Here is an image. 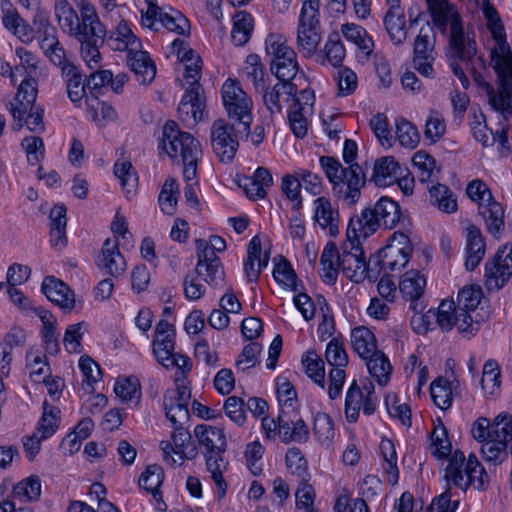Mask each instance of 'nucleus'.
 <instances>
[{
	"label": "nucleus",
	"mask_w": 512,
	"mask_h": 512,
	"mask_svg": "<svg viewBox=\"0 0 512 512\" xmlns=\"http://www.w3.org/2000/svg\"><path fill=\"white\" fill-rule=\"evenodd\" d=\"M481 11L485 26L494 41L490 51V65L499 80L497 91L487 87L489 104L504 121H509L512 117V52L506 40L503 21L495 7L485 0Z\"/></svg>",
	"instance_id": "f257e3e1"
},
{
	"label": "nucleus",
	"mask_w": 512,
	"mask_h": 512,
	"mask_svg": "<svg viewBox=\"0 0 512 512\" xmlns=\"http://www.w3.org/2000/svg\"><path fill=\"white\" fill-rule=\"evenodd\" d=\"M429 450L435 458L448 460L444 479L449 488L455 486L466 490L475 482L483 485L487 480V474L475 455L471 454L466 459L461 450L452 451L447 429L442 422L434 426L430 435Z\"/></svg>",
	"instance_id": "f03ea898"
},
{
	"label": "nucleus",
	"mask_w": 512,
	"mask_h": 512,
	"mask_svg": "<svg viewBox=\"0 0 512 512\" xmlns=\"http://www.w3.org/2000/svg\"><path fill=\"white\" fill-rule=\"evenodd\" d=\"M357 155V144L346 140L343 147V159L348 168H344L339 160L330 156L320 157V166L332 186L333 195L345 205L354 206L361 197V189L365 185L362 168L351 164Z\"/></svg>",
	"instance_id": "7ed1b4c3"
},
{
	"label": "nucleus",
	"mask_w": 512,
	"mask_h": 512,
	"mask_svg": "<svg viewBox=\"0 0 512 512\" xmlns=\"http://www.w3.org/2000/svg\"><path fill=\"white\" fill-rule=\"evenodd\" d=\"M470 434L481 444V453L486 462L501 464L508 456L507 445L512 439V416L502 412L493 422L486 417H479L472 423Z\"/></svg>",
	"instance_id": "20e7f679"
},
{
	"label": "nucleus",
	"mask_w": 512,
	"mask_h": 512,
	"mask_svg": "<svg viewBox=\"0 0 512 512\" xmlns=\"http://www.w3.org/2000/svg\"><path fill=\"white\" fill-rule=\"evenodd\" d=\"M433 25L443 34H449V44L454 53L462 58H470L476 51L474 42L464 32L461 17L449 0H426Z\"/></svg>",
	"instance_id": "39448f33"
},
{
	"label": "nucleus",
	"mask_w": 512,
	"mask_h": 512,
	"mask_svg": "<svg viewBox=\"0 0 512 512\" xmlns=\"http://www.w3.org/2000/svg\"><path fill=\"white\" fill-rule=\"evenodd\" d=\"M159 150L171 159L180 158L183 162L185 181L195 179L198 162L202 156L200 142L190 133L181 131L174 121H168L162 131Z\"/></svg>",
	"instance_id": "423d86ee"
},
{
	"label": "nucleus",
	"mask_w": 512,
	"mask_h": 512,
	"mask_svg": "<svg viewBox=\"0 0 512 512\" xmlns=\"http://www.w3.org/2000/svg\"><path fill=\"white\" fill-rule=\"evenodd\" d=\"M15 55L19 62L15 65V74L24 77L18 86L17 93L8 105L11 115L21 118L31 107V103L36 101L38 84L36 74L39 64V58L24 47H16Z\"/></svg>",
	"instance_id": "0eeeda50"
},
{
	"label": "nucleus",
	"mask_w": 512,
	"mask_h": 512,
	"mask_svg": "<svg viewBox=\"0 0 512 512\" xmlns=\"http://www.w3.org/2000/svg\"><path fill=\"white\" fill-rule=\"evenodd\" d=\"M320 18V1L302 0L295 31L296 49L302 58L315 57L320 48L324 36Z\"/></svg>",
	"instance_id": "6e6552de"
},
{
	"label": "nucleus",
	"mask_w": 512,
	"mask_h": 512,
	"mask_svg": "<svg viewBox=\"0 0 512 512\" xmlns=\"http://www.w3.org/2000/svg\"><path fill=\"white\" fill-rule=\"evenodd\" d=\"M265 52L270 59L271 71L279 80H292L296 76L297 54L283 34H268L265 39Z\"/></svg>",
	"instance_id": "1a4fd4ad"
},
{
	"label": "nucleus",
	"mask_w": 512,
	"mask_h": 512,
	"mask_svg": "<svg viewBox=\"0 0 512 512\" xmlns=\"http://www.w3.org/2000/svg\"><path fill=\"white\" fill-rule=\"evenodd\" d=\"M80 16L68 0H55L54 14L63 33L70 37H82L85 31V18L90 15L96 22H101L95 6L90 0H74Z\"/></svg>",
	"instance_id": "9d476101"
},
{
	"label": "nucleus",
	"mask_w": 512,
	"mask_h": 512,
	"mask_svg": "<svg viewBox=\"0 0 512 512\" xmlns=\"http://www.w3.org/2000/svg\"><path fill=\"white\" fill-rule=\"evenodd\" d=\"M221 92L228 116L238 121L244 131H248L252 123L253 102L251 98L239 82L230 78L224 82Z\"/></svg>",
	"instance_id": "9b49d317"
},
{
	"label": "nucleus",
	"mask_w": 512,
	"mask_h": 512,
	"mask_svg": "<svg viewBox=\"0 0 512 512\" xmlns=\"http://www.w3.org/2000/svg\"><path fill=\"white\" fill-rule=\"evenodd\" d=\"M413 251L409 236L401 231H395L378 252L381 269L385 273L401 271L409 263Z\"/></svg>",
	"instance_id": "f8f14e48"
},
{
	"label": "nucleus",
	"mask_w": 512,
	"mask_h": 512,
	"mask_svg": "<svg viewBox=\"0 0 512 512\" xmlns=\"http://www.w3.org/2000/svg\"><path fill=\"white\" fill-rule=\"evenodd\" d=\"M377 407V396L375 395L374 385L368 379H365L360 386L353 381L347 390L345 397V418L349 423L357 422L360 410L364 414L371 415Z\"/></svg>",
	"instance_id": "ddd939ff"
},
{
	"label": "nucleus",
	"mask_w": 512,
	"mask_h": 512,
	"mask_svg": "<svg viewBox=\"0 0 512 512\" xmlns=\"http://www.w3.org/2000/svg\"><path fill=\"white\" fill-rule=\"evenodd\" d=\"M325 359L332 367L329 373L328 395L336 399L341 395L346 380L345 367L348 364V354L344 342L340 338H333L326 346Z\"/></svg>",
	"instance_id": "4468645a"
},
{
	"label": "nucleus",
	"mask_w": 512,
	"mask_h": 512,
	"mask_svg": "<svg viewBox=\"0 0 512 512\" xmlns=\"http://www.w3.org/2000/svg\"><path fill=\"white\" fill-rule=\"evenodd\" d=\"M160 448L164 460L172 466H181L186 459H194L198 454L191 434L179 424L175 425L171 440L161 441Z\"/></svg>",
	"instance_id": "2eb2a0df"
},
{
	"label": "nucleus",
	"mask_w": 512,
	"mask_h": 512,
	"mask_svg": "<svg viewBox=\"0 0 512 512\" xmlns=\"http://www.w3.org/2000/svg\"><path fill=\"white\" fill-rule=\"evenodd\" d=\"M210 141L216 157L221 162L229 163L233 160L239 146L234 125L225 119L215 120L211 126Z\"/></svg>",
	"instance_id": "dca6fc26"
},
{
	"label": "nucleus",
	"mask_w": 512,
	"mask_h": 512,
	"mask_svg": "<svg viewBox=\"0 0 512 512\" xmlns=\"http://www.w3.org/2000/svg\"><path fill=\"white\" fill-rule=\"evenodd\" d=\"M85 18V32L82 37L76 40L81 44V56L90 69L101 67V54L99 47L104 42L106 35L105 26L102 22H96L90 15Z\"/></svg>",
	"instance_id": "f3484780"
},
{
	"label": "nucleus",
	"mask_w": 512,
	"mask_h": 512,
	"mask_svg": "<svg viewBox=\"0 0 512 512\" xmlns=\"http://www.w3.org/2000/svg\"><path fill=\"white\" fill-rule=\"evenodd\" d=\"M314 115V95L304 90L294 99L288 110V122L297 138H304L311 126Z\"/></svg>",
	"instance_id": "a211bd4d"
},
{
	"label": "nucleus",
	"mask_w": 512,
	"mask_h": 512,
	"mask_svg": "<svg viewBox=\"0 0 512 512\" xmlns=\"http://www.w3.org/2000/svg\"><path fill=\"white\" fill-rule=\"evenodd\" d=\"M175 388L169 389L164 396V409L167 418L173 425H182L189 418L188 402L191 397L186 382L177 377Z\"/></svg>",
	"instance_id": "6ab92c4d"
},
{
	"label": "nucleus",
	"mask_w": 512,
	"mask_h": 512,
	"mask_svg": "<svg viewBox=\"0 0 512 512\" xmlns=\"http://www.w3.org/2000/svg\"><path fill=\"white\" fill-rule=\"evenodd\" d=\"M512 276V244L499 248L494 258L486 264V285L500 289Z\"/></svg>",
	"instance_id": "aec40b11"
},
{
	"label": "nucleus",
	"mask_w": 512,
	"mask_h": 512,
	"mask_svg": "<svg viewBox=\"0 0 512 512\" xmlns=\"http://www.w3.org/2000/svg\"><path fill=\"white\" fill-rule=\"evenodd\" d=\"M312 221L315 226L332 237L339 234V210L329 197L318 196L312 201Z\"/></svg>",
	"instance_id": "412c9836"
},
{
	"label": "nucleus",
	"mask_w": 512,
	"mask_h": 512,
	"mask_svg": "<svg viewBox=\"0 0 512 512\" xmlns=\"http://www.w3.org/2000/svg\"><path fill=\"white\" fill-rule=\"evenodd\" d=\"M41 495V482L37 476H29L13 488L12 499H4L0 502V512H31L27 507H18L16 500L20 503L37 500Z\"/></svg>",
	"instance_id": "4be33fe9"
},
{
	"label": "nucleus",
	"mask_w": 512,
	"mask_h": 512,
	"mask_svg": "<svg viewBox=\"0 0 512 512\" xmlns=\"http://www.w3.org/2000/svg\"><path fill=\"white\" fill-rule=\"evenodd\" d=\"M340 265L343 275L354 283H363L368 277L369 264L360 245L359 248H351L345 242Z\"/></svg>",
	"instance_id": "5701e85b"
},
{
	"label": "nucleus",
	"mask_w": 512,
	"mask_h": 512,
	"mask_svg": "<svg viewBox=\"0 0 512 512\" xmlns=\"http://www.w3.org/2000/svg\"><path fill=\"white\" fill-rule=\"evenodd\" d=\"M380 228L371 209L364 208L359 215L350 218L346 237L351 248L362 246V240L367 239L377 232Z\"/></svg>",
	"instance_id": "b1692460"
},
{
	"label": "nucleus",
	"mask_w": 512,
	"mask_h": 512,
	"mask_svg": "<svg viewBox=\"0 0 512 512\" xmlns=\"http://www.w3.org/2000/svg\"><path fill=\"white\" fill-rule=\"evenodd\" d=\"M171 53L177 56V59L184 68L183 87L200 86L199 79L202 70V61L198 54L192 49H187L184 40L175 39L171 44Z\"/></svg>",
	"instance_id": "393cba45"
},
{
	"label": "nucleus",
	"mask_w": 512,
	"mask_h": 512,
	"mask_svg": "<svg viewBox=\"0 0 512 512\" xmlns=\"http://www.w3.org/2000/svg\"><path fill=\"white\" fill-rule=\"evenodd\" d=\"M178 106V114L181 121L188 127L195 126L205 114V100L201 86L185 87Z\"/></svg>",
	"instance_id": "a878e982"
},
{
	"label": "nucleus",
	"mask_w": 512,
	"mask_h": 512,
	"mask_svg": "<svg viewBox=\"0 0 512 512\" xmlns=\"http://www.w3.org/2000/svg\"><path fill=\"white\" fill-rule=\"evenodd\" d=\"M500 117L503 118L501 115ZM506 122L507 121L501 119L499 121L501 129L497 130L495 133L487 127L482 115H475L470 125L474 138L482 143L483 146H491L493 143L497 142L502 151H508L510 150L508 140L509 126Z\"/></svg>",
	"instance_id": "bb28decb"
},
{
	"label": "nucleus",
	"mask_w": 512,
	"mask_h": 512,
	"mask_svg": "<svg viewBox=\"0 0 512 512\" xmlns=\"http://www.w3.org/2000/svg\"><path fill=\"white\" fill-rule=\"evenodd\" d=\"M236 181L248 198L259 200L266 197L267 190L273 184V177L268 169L258 167L250 176L238 175Z\"/></svg>",
	"instance_id": "cd10ccee"
},
{
	"label": "nucleus",
	"mask_w": 512,
	"mask_h": 512,
	"mask_svg": "<svg viewBox=\"0 0 512 512\" xmlns=\"http://www.w3.org/2000/svg\"><path fill=\"white\" fill-rule=\"evenodd\" d=\"M98 265L112 276H120L126 271L127 264L116 239H107L104 242Z\"/></svg>",
	"instance_id": "c85d7f7f"
},
{
	"label": "nucleus",
	"mask_w": 512,
	"mask_h": 512,
	"mask_svg": "<svg viewBox=\"0 0 512 512\" xmlns=\"http://www.w3.org/2000/svg\"><path fill=\"white\" fill-rule=\"evenodd\" d=\"M194 436L200 446L208 453H223L227 446V440L223 428L208 424H199L194 428Z\"/></svg>",
	"instance_id": "c756f323"
},
{
	"label": "nucleus",
	"mask_w": 512,
	"mask_h": 512,
	"mask_svg": "<svg viewBox=\"0 0 512 512\" xmlns=\"http://www.w3.org/2000/svg\"><path fill=\"white\" fill-rule=\"evenodd\" d=\"M43 293L51 301L64 310H72L75 306V297L71 289L55 277H46L41 287Z\"/></svg>",
	"instance_id": "7c9ffc66"
},
{
	"label": "nucleus",
	"mask_w": 512,
	"mask_h": 512,
	"mask_svg": "<svg viewBox=\"0 0 512 512\" xmlns=\"http://www.w3.org/2000/svg\"><path fill=\"white\" fill-rule=\"evenodd\" d=\"M346 50L338 32L328 35L322 49L318 48L315 55L317 63L322 66L340 67L344 61Z\"/></svg>",
	"instance_id": "2f4dec72"
},
{
	"label": "nucleus",
	"mask_w": 512,
	"mask_h": 512,
	"mask_svg": "<svg viewBox=\"0 0 512 512\" xmlns=\"http://www.w3.org/2000/svg\"><path fill=\"white\" fill-rule=\"evenodd\" d=\"M196 273L206 283L215 288H222L225 283V273L219 257H204L198 254Z\"/></svg>",
	"instance_id": "473e14b6"
},
{
	"label": "nucleus",
	"mask_w": 512,
	"mask_h": 512,
	"mask_svg": "<svg viewBox=\"0 0 512 512\" xmlns=\"http://www.w3.org/2000/svg\"><path fill=\"white\" fill-rule=\"evenodd\" d=\"M486 252V244L481 230L475 225L466 228V268L474 270Z\"/></svg>",
	"instance_id": "72a5a7b5"
},
{
	"label": "nucleus",
	"mask_w": 512,
	"mask_h": 512,
	"mask_svg": "<svg viewBox=\"0 0 512 512\" xmlns=\"http://www.w3.org/2000/svg\"><path fill=\"white\" fill-rule=\"evenodd\" d=\"M295 86L290 80H280L272 87H268L263 95V100L271 113H279L295 94Z\"/></svg>",
	"instance_id": "f704fd0d"
},
{
	"label": "nucleus",
	"mask_w": 512,
	"mask_h": 512,
	"mask_svg": "<svg viewBox=\"0 0 512 512\" xmlns=\"http://www.w3.org/2000/svg\"><path fill=\"white\" fill-rule=\"evenodd\" d=\"M401 174V167L393 156H383L374 163L372 181L380 187L390 186Z\"/></svg>",
	"instance_id": "c9c22d12"
},
{
	"label": "nucleus",
	"mask_w": 512,
	"mask_h": 512,
	"mask_svg": "<svg viewBox=\"0 0 512 512\" xmlns=\"http://www.w3.org/2000/svg\"><path fill=\"white\" fill-rule=\"evenodd\" d=\"M5 5H8V3L2 2V9L4 12L2 17L3 26L23 43L32 42L34 39L33 28L19 15L15 9L11 7L5 9Z\"/></svg>",
	"instance_id": "e433bc0d"
},
{
	"label": "nucleus",
	"mask_w": 512,
	"mask_h": 512,
	"mask_svg": "<svg viewBox=\"0 0 512 512\" xmlns=\"http://www.w3.org/2000/svg\"><path fill=\"white\" fill-rule=\"evenodd\" d=\"M380 227L394 228L400 221L401 210L397 202L388 197H381L373 207H369Z\"/></svg>",
	"instance_id": "4c0bfd02"
},
{
	"label": "nucleus",
	"mask_w": 512,
	"mask_h": 512,
	"mask_svg": "<svg viewBox=\"0 0 512 512\" xmlns=\"http://www.w3.org/2000/svg\"><path fill=\"white\" fill-rule=\"evenodd\" d=\"M427 286L426 276L418 270L405 272L399 282V291L406 300L414 302L425 292Z\"/></svg>",
	"instance_id": "58836bf2"
},
{
	"label": "nucleus",
	"mask_w": 512,
	"mask_h": 512,
	"mask_svg": "<svg viewBox=\"0 0 512 512\" xmlns=\"http://www.w3.org/2000/svg\"><path fill=\"white\" fill-rule=\"evenodd\" d=\"M128 64L142 84L151 83L156 76V66L149 54L141 48L128 54Z\"/></svg>",
	"instance_id": "ea45409f"
},
{
	"label": "nucleus",
	"mask_w": 512,
	"mask_h": 512,
	"mask_svg": "<svg viewBox=\"0 0 512 512\" xmlns=\"http://www.w3.org/2000/svg\"><path fill=\"white\" fill-rule=\"evenodd\" d=\"M113 50L126 51L128 54L141 48V42L126 21H121L109 38Z\"/></svg>",
	"instance_id": "a19ab883"
},
{
	"label": "nucleus",
	"mask_w": 512,
	"mask_h": 512,
	"mask_svg": "<svg viewBox=\"0 0 512 512\" xmlns=\"http://www.w3.org/2000/svg\"><path fill=\"white\" fill-rule=\"evenodd\" d=\"M341 255L334 243H328L321 255V278L328 285H334L337 282Z\"/></svg>",
	"instance_id": "79ce46f5"
},
{
	"label": "nucleus",
	"mask_w": 512,
	"mask_h": 512,
	"mask_svg": "<svg viewBox=\"0 0 512 512\" xmlns=\"http://www.w3.org/2000/svg\"><path fill=\"white\" fill-rule=\"evenodd\" d=\"M351 345L362 359L371 357L374 353L380 351L374 333L365 326L355 327L351 331Z\"/></svg>",
	"instance_id": "37998d69"
},
{
	"label": "nucleus",
	"mask_w": 512,
	"mask_h": 512,
	"mask_svg": "<svg viewBox=\"0 0 512 512\" xmlns=\"http://www.w3.org/2000/svg\"><path fill=\"white\" fill-rule=\"evenodd\" d=\"M254 31V18L247 11H239L232 18L231 40L235 46H244Z\"/></svg>",
	"instance_id": "c03bdc74"
},
{
	"label": "nucleus",
	"mask_w": 512,
	"mask_h": 512,
	"mask_svg": "<svg viewBox=\"0 0 512 512\" xmlns=\"http://www.w3.org/2000/svg\"><path fill=\"white\" fill-rule=\"evenodd\" d=\"M114 393L122 403L138 404L141 399L140 381L135 376H120L114 384Z\"/></svg>",
	"instance_id": "a18cd8bd"
},
{
	"label": "nucleus",
	"mask_w": 512,
	"mask_h": 512,
	"mask_svg": "<svg viewBox=\"0 0 512 512\" xmlns=\"http://www.w3.org/2000/svg\"><path fill=\"white\" fill-rule=\"evenodd\" d=\"M380 453L383 458V477L384 480L395 485L399 479V470L397 466V453L394 443L387 438L380 442Z\"/></svg>",
	"instance_id": "49530a36"
},
{
	"label": "nucleus",
	"mask_w": 512,
	"mask_h": 512,
	"mask_svg": "<svg viewBox=\"0 0 512 512\" xmlns=\"http://www.w3.org/2000/svg\"><path fill=\"white\" fill-rule=\"evenodd\" d=\"M478 210L488 231L494 236L499 235L504 229V209L501 204L492 198L489 202L481 204Z\"/></svg>",
	"instance_id": "de8ad7c7"
},
{
	"label": "nucleus",
	"mask_w": 512,
	"mask_h": 512,
	"mask_svg": "<svg viewBox=\"0 0 512 512\" xmlns=\"http://www.w3.org/2000/svg\"><path fill=\"white\" fill-rule=\"evenodd\" d=\"M384 26L394 45H402L407 39L406 19L403 10H388Z\"/></svg>",
	"instance_id": "09e8293b"
},
{
	"label": "nucleus",
	"mask_w": 512,
	"mask_h": 512,
	"mask_svg": "<svg viewBox=\"0 0 512 512\" xmlns=\"http://www.w3.org/2000/svg\"><path fill=\"white\" fill-rule=\"evenodd\" d=\"M340 32L347 41L355 44L367 56L372 53L374 41L368 32L360 25L344 23L341 25Z\"/></svg>",
	"instance_id": "8fccbe9b"
},
{
	"label": "nucleus",
	"mask_w": 512,
	"mask_h": 512,
	"mask_svg": "<svg viewBox=\"0 0 512 512\" xmlns=\"http://www.w3.org/2000/svg\"><path fill=\"white\" fill-rule=\"evenodd\" d=\"M365 360L371 377L380 386L387 385L393 371L388 357L382 351H378L371 357H367Z\"/></svg>",
	"instance_id": "3c124183"
},
{
	"label": "nucleus",
	"mask_w": 512,
	"mask_h": 512,
	"mask_svg": "<svg viewBox=\"0 0 512 512\" xmlns=\"http://www.w3.org/2000/svg\"><path fill=\"white\" fill-rule=\"evenodd\" d=\"M335 434L332 418L326 413H317L313 421V435L317 442L327 449L332 448Z\"/></svg>",
	"instance_id": "603ef678"
},
{
	"label": "nucleus",
	"mask_w": 512,
	"mask_h": 512,
	"mask_svg": "<svg viewBox=\"0 0 512 512\" xmlns=\"http://www.w3.org/2000/svg\"><path fill=\"white\" fill-rule=\"evenodd\" d=\"M281 191L291 202L292 211H301L303 208L302 184L297 175L296 169L285 174L281 179Z\"/></svg>",
	"instance_id": "864d4df0"
},
{
	"label": "nucleus",
	"mask_w": 512,
	"mask_h": 512,
	"mask_svg": "<svg viewBox=\"0 0 512 512\" xmlns=\"http://www.w3.org/2000/svg\"><path fill=\"white\" fill-rule=\"evenodd\" d=\"M61 412L59 408L48 404L47 401L43 403V413L39 419L35 431L38 432L39 437L50 438L56 433L61 422Z\"/></svg>",
	"instance_id": "5fc2aeb1"
},
{
	"label": "nucleus",
	"mask_w": 512,
	"mask_h": 512,
	"mask_svg": "<svg viewBox=\"0 0 512 512\" xmlns=\"http://www.w3.org/2000/svg\"><path fill=\"white\" fill-rule=\"evenodd\" d=\"M63 73L67 77L68 97L76 106L81 107L87 97L82 75L73 65L65 66Z\"/></svg>",
	"instance_id": "6e6d98bb"
},
{
	"label": "nucleus",
	"mask_w": 512,
	"mask_h": 512,
	"mask_svg": "<svg viewBox=\"0 0 512 512\" xmlns=\"http://www.w3.org/2000/svg\"><path fill=\"white\" fill-rule=\"evenodd\" d=\"M164 480V470L160 465H149L145 471L142 472L139 478V486L151 493L156 501L162 499L159 491Z\"/></svg>",
	"instance_id": "4d7b16f0"
},
{
	"label": "nucleus",
	"mask_w": 512,
	"mask_h": 512,
	"mask_svg": "<svg viewBox=\"0 0 512 512\" xmlns=\"http://www.w3.org/2000/svg\"><path fill=\"white\" fill-rule=\"evenodd\" d=\"M84 104L91 120L100 126L116 117L114 108L107 103L100 102L97 97H86Z\"/></svg>",
	"instance_id": "13d9d810"
},
{
	"label": "nucleus",
	"mask_w": 512,
	"mask_h": 512,
	"mask_svg": "<svg viewBox=\"0 0 512 512\" xmlns=\"http://www.w3.org/2000/svg\"><path fill=\"white\" fill-rule=\"evenodd\" d=\"M221 454L222 453L206 454V468L211 479L217 486L219 497H223L225 495L227 488L226 481L223 477V472L226 469L227 463Z\"/></svg>",
	"instance_id": "bf43d9fd"
},
{
	"label": "nucleus",
	"mask_w": 512,
	"mask_h": 512,
	"mask_svg": "<svg viewBox=\"0 0 512 512\" xmlns=\"http://www.w3.org/2000/svg\"><path fill=\"white\" fill-rule=\"evenodd\" d=\"M167 30L179 35H186L190 32V23L188 19L179 11L170 8L168 11L161 12L156 20Z\"/></svg>",
	"instance_id": "052dcab7"
},
{
	"label": "nucleus",
	"mask_w": 512,
	"mask_h": 512,
	"mask_svg": "<svg viewBox=\"0 0 512 512\" xmlns=\"http://www.w3.org/2000/svg\"><path fill=\"white\" fill-rule=\"evenodd\" d=\"M447 130V124L443 114L437 110H430L424 125L425 139L434 144L443 138Z\"/></svg>",
	"instance_id": "680f3d73"
},
{
	"label": "nucleus",
	"mask_w": 512,
	"mask_h": 512,
	"mask_svg": "<svg viewBox=\"0 0 512 512\" xmlns=\"http://www.w3.org/2000/svg\"><path fill=\"white\" fill-rule=\"evenodd\" d=\"M500 368L494 360H488L483 367L481 386L486 396L494 397L500 393Z\"/></svg>",
	"instance_id": "e2e57ef3"
},
{
	"label": "nucleus",
	"mask_w": 512,
	"mask_h": 512,
	"mask_svg": "<svg viewBox=\"0 0 512 512\" xmlns=\"http://www.w3.org/2000/svg\"><path fill=\"white\" fill-rule=\"evenodd\" d=\"M452 383L444 378H436L430 385V392L433 402L442 410L451 407L453 401Z\"/></svg>",
	"instance_id": "0e129e2a"
},
{
	"label": "nucleus",
	"mask_w": 512,
	"mask_h": 512,
	"mask_svg": "<svg viewBox=\"0 0 512 512\" xmlns=\"http://www.w3.org/2000/svg\"><path fill=\"white\" fill-rule=\"evenodd\" d=\"M302 364L306 375L323 388L325 384V365L323 359L315 351H307L302 356Z\"/></svg>",
	"instance_id": "69168bd1"
},
{
	"label": "nucleus",
	"mask_w": 512,
	"mask_h": 512,
	"mask_svg": "<svg viewBox=\"0 0 512 512\" xmlns=\"http://www.w3.org/2000/svg\"><path fill=\"white\" fill-rule=\"evenodd\" d=\"M412 163L417 170L419 180L423 183L432 181L438 173L435 159L424 150H419L414 154Z\"/></svg>",
	"instance_id": "338daca9"
},
{
	"label": "nucleus",
	"mask_w": 512,
	"mask_h": 512,
	"mask_svg": "<svg viewBox=\"0 0 512 512\" xmlns=\"http://www.w3.org/2000/svg\"><path fill=\"white\" fill-rule=\"evenodd\" d=\"M431 203L439 210L452 213L457 210V201L451 190L442 184H437L429 189Z\"/></svg>",
	"instance_id": "774afa93"
}]
</instances>
